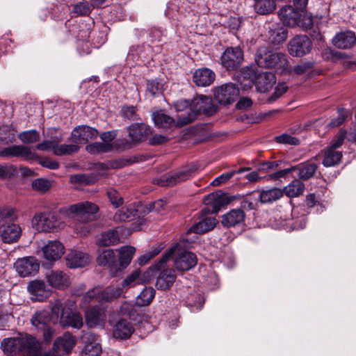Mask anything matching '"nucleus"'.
I'll list each match as a JSON object with an SVG mask.
<instances>
[{
    "instance_id": "1",
    "label": "nucleus",
    "mask_w": 356,
    "mask_h": 356,
    "mask_svg": "<svg viewBox=\"0 0 356 356\" xmlns=\"http://www.w3.org/2000/svg\"><path fill=\"white\" fill-rule=\"evenodd\" d=\"M51 312L55 315V320L63 327H72L79 330L83 325V320L81 314L76 310V302L67 300L63 303L56 300L51 303Z\"/></svg>"
},
{
    "instance_id": "2",
    "label": "nucleus",
    "mask_w": 356,
    "mask_h": 356,
    "mask_svg": "<svg viewBox=\"0 0 356 356\" xmlns=\"http://www.w3.org/2000/svg\"><path fill=\"white\" fill-rule=\"evenodd\" d=\"M122 294V288L114 285L103 286L97 285L86 292L81 299L80 306L88 307L91 302L111 303L120 298Z\"/></svg>"
},
{
    "instance_id": "3",
    "label": "nucleus",
    "mask_w": 356,
    "mask_h": 356,
    "mask_svg": "<svg viewBox=\"0 0 356 356\" xmlns=\"http://www.w3.org/2000/svg\"><path fill=\"white\" fill-rule=\"evenodd\" d=\"M181 243L182 241H180L172 246L160 259V263L161 264H166L170 258H172L175 267L177 271H188L194 268L197 264V257L191 252L182 250Z\"/></svg>"
},
{
    "instance_id": "4",
    "label": "nucleus",
    "mask_w": 356,
    "mask_h": 356,
    "mask_svg": "<svg viewBox=\"0 0 356 356\" xmlns=\"http://www.w3.org/2000/svg\"><path fill=\"white\" fill-rule=\"evenodd\" d=\"M60 214V212L47 211L35 213L31 220L32 226L39 232L51 233L61 230L65 224Z\"/></svg>"
},
{
    "instance_id": "5",
    "label": "nucleus",
    "mask_w": 356,
    "mask_h": 356,
    "mask_svg": "<svg viewBox=\"0 0 356 356\" xmlns=\"http://www.w3.org/2000/svg\"><path fill=\"white\" fill-rule=\"evenodd\" d=\"M190 111L191 113H187V115L183 113L179 116V126H184L192 122L201 113H204L206 115H211L214 113L215 108L211 97L200 95L191 101Z\"/></svg>"
},
{
    "instance_id": "6",
    "label": "nucleus",
    "mask_w": 356,
    "mask_h": 356,
    "mask_svg": "<svg viewBox=\"0 0 356 356\" xmlns=\"http://www.w3.org/2000/svg\"><path fill=\"white\" fill-rule=\"evenodd\" d=\"M13 210L0 209V236L4 243H12L18 241L22 235L21 227L12 222Z\"/></svg>"
},
{
    "instance_id": "7",
    "label": "nucleus",
    "mask_w": 356,
    "mask_h": 356,
    "mask_svg": "<svg viewBox=\"0 0 356 356\" xmlns=\"http://www.w3.org/2000/svg\"><path fill=\"white\" fill-rule=\"evenodd\" d=\"M99 207L95 203L86 201L59 209L60 213L70 218H77L82 221H91L95 218Z\"/></svg>"
},
{
    "instance_id": "8",
    "label": "nucleus",
    "mask_w": 356,
    "mask_h": 356,
    "mask_svg": "<svg viewBox=\"0 0 356 356\" xmlns=\"http://www.w3.org/2000/svg\"><path fill=\"white\" fill-rule=\"evenodd\" d=\"M255 61L258 66L263 68H285L287 64L285 54L266 47H261L257 50Z\"/></svg>"
},
{
    "instance_id": "9",
    "label": "nucleus",
    "mask_w": 356,
    "mask_h": 356,
    "mask_svg": "<svg viewBox=\"0 0 356 356\" xmlns=\"http://www.w3.org/2000/svg\"><path fill=\"white\" fill-rule=\"evenodd\" d=\"M243 76L249 81V84H254L258 91L265 92L275 83V76L268 72H258L252 67H247L243 70Z\"/></svg>"
},
{
    "instance_id": "10",
    "label": "nucleus",
    "mask_w": 356,
    "mask_h": 356,
    "mask_svg": "<svg viewBox=\"0 0 356 356\" xmlns=\"http://www.w3.org/2000/svg\"><path fill=\"white\" fill-rule=\"evenodd\" d=\"M243 60V52L239 47H228L222 53L220 60L227 70H235Z\"/></svg>"
},
{
    "instance_id": "11",
    "label": "nucleus",
    "mask_w": 356,
    "mask_h": 356,
    "mask_svg": "<svg viewBox=\"0 0 356 356\" xmlns=\"http://www.w3.org/2000/svg\"><path fill=\"white\" fill-rule=\"evenodd\" d=\"M239 93L238 88L232 83H225L215 88L214 99L220 104L233 103Z\"/></svg>"
},
{
    "instance_id": "12",
    "label": "nucleus",
    "mask_w": 356,
    "mask_h": 356,
    "mask_svg": "<svg viewBox=\"0 0 356 356\" xmlns=\"http://www.w3.org/2000/svg\"><path fill=\"white\" fill-rule=\"evenodd\" d=\"M106 308L102 305H96L85 312V319L89 327H103L106 320Z\"/></svg>"
},
{
    "instance_id": "13",
    "label": "nucleus",
    "mask_w": 356,
    "mask_h": 356,
    "mask_svg": "<svg viewBox=\"0 0 356 356\" xmlns=\"http://www.w3.org/2000/svg\"><path fill=\"white\" fill-rule=\"evenodd\" d=\"M195 170L194 165L184 167L177 172L163 176L161 179L159 184L163 186H173L190 179Z\"/></svg>"
},
{
    "instance_id": "14",
    "label": "nucleus",
    "mask_w": 356,
    "mask_h": 356,
    "mask_svg": "<svg viewBox=\"0 0 356 356\" xmlns=\"http://www.w3.org/2000/svg\"><path fill=\"white\" fill-rule=\"evenodd\" d=\"M165 264H161L160 260L156 263L154 268L159 271L156 280V287L160 290H167L170 289L176 280V274L174 269L168 268H163Z\"/></svg>"
},
{
    "instance_id": "15",
    "label": "nucleus",
    "mask_w": 356,
    "mask_h": 356,
    "mask_svg": "<svg viewBox=\"0 0 356 356\" xmlns=\"http://www.w3.org/2000/svg\"><path fill=\"white\" fill-rule=\"evenodd\" d=\"M312 46V42L307 36L297 35L289 42L288 50L292 56L301 57L311 51Z\"/></svg>"
},
{
    "instance_id": "16",
    "label": "nucleus",
    "mask_w": 356,
    "mask_h": 356,
    "mask_svg": "<svg viewBox=\"0 0 356 356\" xmlns=\"http://www.w3.org/2000/svg\"><path fill=\"white\" fill-rule=\"evenodd\" d=\"M1 157H20L25 160H33L37 154L32 147L24 145H13L0 150Z\"/></svg>"
},
{
    "instance_id": "17",
    "label": "nucleus",
    "mask_w": 356,
    "mask_h": 356,
    "mask_svg": "<svg viewBox=\"0 0 356 356\" xmlns=\"http://www.w3.org/2000/svg\"><path fill=\"white\" fill-rule=\"evenodd\" d=\"M17 272L21 277H27L36 273L40 268V263L33 257L19 259L15 264Z\"/></svg>"
},
{
    "instance_id": "18",
    "label": "nucleus",
    "mask_w": 356,
    "mask_h": 356,
    "mask_svg": "<svg viewBox=\"0 0 356 356\" xmlns=\"http://www.w3.org/2000/svg\"><path fill=\"white\" fill-rule=\"evenodd\" d=\"M76 344L75 337L69 332L58 337L53 344V351L56 355L69 353Z\"/></svg>"
},
{
    "instance_id": "19",
    "label": "nucleus",
    "mask_w": 356,
    "mask_h": 356,
    "mask_svg": "<svg viewBox=\"0 0 356 356\" xmlns=\"http://www.w3.org/2000/svg\"><path fill=\"white\" fill-rule=\"evenodd\" d=\"M20 354L22 356H38L40 350L39 341L30 334H20Z\"/></svg>"
},
{
    "instance_id": "20",
    "label": "nucleus",
    "mask_w": 356,
    "mask_h": 356,
    "mask_svg": "<svg viewBox=\"0 0 356 356\" xmlns=\"http://www.w3.org/2000/svg\"><path fill=\"white\" fill-rule=\"evenodd\" d=\"M128 133L131 143L136 145L145 140L152 134V129L144 123H133L128 127Z\"/></svg>"
},
{
    "instance_id": "21",
    "label": "nucleus",
    "mask_w": 356,
    "mask_h": 356,
    "mask_svg": "<svg viewBox=\"0 0 356 356\" xmlns=\"http://www.w3.org/2000/svg\"><path fill=\"white\" fill-rule=\"evenodd\" d=\"M98 135L97 130L89 126L82 125L73 129L71 140L74 143L86 144Z\"/></svg>"
},
{
    "instance_id": "22",
    "label": "nucleus",
    "mask_w": 356,
    "mask_h": 356,
    "mask_svg": "<svg viewBox=\"0 0 356 356\" xmlns=\"http://www.w3.org/2000/svg\"><path fill=\"white\" fill-rule=\"evenodd\" d=\"M28 291L32 296L31 299L35 301H42L51 294V289L42 280H33L29 283Z\"/></svg>"
},
{
    "instance_id": "23",
    "label": "nucleus",
    "mask_w": 356,
    "mask_h": 356,
    "mask_svg": "<svg viewBox=\"0 0 356 356\" xmlns=\"http://www.w3.org/2000/svg\"><path fill=\"white\" fill-rule=\"evenodd\" d=\"M278 15L282 23L290 27L298 26L301 16L300 11L295 9L291 6L282 7L279 10Z\"/></svg>"
},
{
    "instance_id": "24",
    "label": "nucleus",
    "mask_w": 356,
    "mask_h": 356,
    "mask_svg": "<svg viewBox=\"0 0 356 356\" xmlns=\"http://www.w3.org/2000/svg\"><path fill=\"white\" fill-rule=\"evenodd\" d=\"M42 254L48 261H56L62 257L65 253V247L58 241H51L42 247Z\"/></svg>"
},
{
    "instance_id": "25",
    "label": "nucleus",
    "mask_w": 356,
    "mask_h": 356,
    "mask_svg": "<svg viewBox=\"0 0 356 356\" xmlns=\"http://www.w3.org/2000/svg\"><path fill=\"white\" fill-rule=\"evenodd\" d=\"M66 261L71 268H83L90 262V257L86 252L71 250L66 256Z\"/></svg>"
},
{
    "instance_id": "26",
    "label": "nucleus",
    "mask_w": 356,
    "mask_h": 356,
    "mask_svg": "<svg viewBox=\"0 0 356 356\" xmlns=\"http://www.w3.org/2000/svg\"><path fill=\"white\" fill-rule=\"evenodd\" d=\"M140 204L131 203L129 205L122 207L114 215L113 219L115 221H131L134 220L138 216V213L143 208Z\"/></svg>"
},
{
    "instance_id": "27",
    "label": "nucleus",
    "mask_w": 356,
    "mask_h": 356,
    "mask_svg": "<svg viewBox=\"0 0 356 356\" xmlns=\"http://www.w3.org/2000/svg\"><path fill=\"white\" fill-rule=\"evenodd\" d=\"M216 74L213 70L207 67L196 70L193 75V81L199 87H207L213 83Z\"/></svg>"
},
{
    "instance_id": "28",
    "label": "nucleus",
    "mask_w": 356,
    "mask_h": 356,
    "mask_svg": "<svg viewBox=\"0 0 356 356\" xmlns=\"http://www.w3.org/2000/svg\"><path fill=\"white\" fill-rule=\"evenodd\" d=\"M152 58V47L149 44L132 46L129 51L127 59L133 61L145 62Z\"/></svg>"
},
{
    "instance_id": "29",
    "label": "nucleus",
    "mask_w": 356,
    "mask_h": 356,
    "mask_svg": "<svg viewBox=\"0 0 356 356\" xmlns=\"http://www.w3.org/2000/svg\"><path fill=\"white\" fill-rule=\"evenodd\" d=\"M50 286L58 289H64L70 286V280L67 273L62 270H55L46 275Z\"/></svg>"
},
{
    "instance_id": "30",
    "label": "nucleus",
    "mask_w": 356,
    "mask_h": 356,
    "mask_svg": "<svg viewBox=\"0 0 356 356\" xmlns=\"http://www.w3.org/2000/svg\"><path fill=\"white\" fill-rule=\"evenodd\" d=\"M332 42L339 49H350L355 45L356 36L351 31L341 32L334 36Z\"/></svg>"
},
{
    "instance_id": "31",
    "label": "nucleus",
    "mask_w": 356,
    "mask_h": 356,
    "mask_svg": "<svg viewBox=\"0 0 356 356\" xmlns=\"http://www.w3.org/2000/svg\"><path fill=\"white\" fill-rule=\"evenodd\" d=\"M134 332L132 323L127 320L121 319L113 326V335L116 339H126L129 338Z\"/></svg>"
},
{
    "instance_id": "32",
    "label": "nucleus",
    "mask_w": 356,
    "mask_h": 356,
    "mask_svg": "<svg viewBox=\"0 0 356 356\" xmlns=\"http://www.w3.org/2000/svg\"><path fill=\"white\" fill-rule=\"evenodd\" d=\"M217 222V220L213 216L205 217L194 224L188 230L187 233L204 234L213 229L216 227Z\"/></svg>"
},
{
    "instance_id": "33",
    "label": "nucleus",
    "mask_w": 356,
    "mask_h": 356,
    "mask_svg": "<svg viewBox=\"0 0 356 356\" xmlns=\"http://www.w3.org/2000/svg\"><path fill=\"white\" fill-rule=\"evenodd\" d=\"M245 213L241 209H233L222 216V224L227 227H235L243 223Z\"/></svg>"
},
{
    "instance_id": "34",
    "label": "nucleus",
    "mask_w": 356,
    "mask_h": 356,
    "mask_svg": "<svg viewBox=\"0 0 356 356\" xmlns=\"http://www.w3.org/2000/svg\"><path fill=\"white\" fill-rule=\"evenodd\" d=\"M56 322L55 320V315L51 312V316L49 312L46 310L38 311L31 318V323L37 329H43L47 326L49 322Z\"/></svg>"
},
{
    "instance_id": "35",
    "label": "nucleus",
    "mask_w": 356,
    "mask_h": 356,
    "mask_svg": "<svg viewBox=\"0 0 356 356\" xmlns=\"http://www.w3.org/2000/svg\"><path fill=\"white\" fill-rule=\"evenodd\" d=\"M22 343L23 342L22 341ZM1 346L3 352L8 355H14L17 353L20 354V336L19 337L4 339Z\"/></svg>"
},
{
    "instance_id": "36",
    "label": "nucleus",
    "mask_w": 356,
    "mask_h": 356,
    "mask_svg": "<svg viewBox=\"0 0 356 356\" xmlns=\"http://www.w3.org/2000/svg\"><path fill=\"white\" fill-rule=\"evenodd\" d=\"M342 159V152L327 147L324 150L323 165L325 167H332L338 165Z\"/></svg>"
},
{
    "instance_id": "37",
    "label": "nucleus",
    "mask_w": 356,
    "mask_h": 356,
    "mask_svg": "<svg viewBox=\"0 0 356 356\" xmlns=\"http://www.w3.org/2000/svg\"><path fill=\"white\" fill-rule=\"evenodd\" d=\"M254 10L259 15H269L276 9L275 0H257L253 4Z\"/></svg>"
},
{
    "instance_id": "38",
    "label": "nucleus",
    "mask_w": 356,
    "mask_h": 356,
    "mask_svg": "<svg viewBox=\"0 0 356 356\" xmlns=\"http://www.w3.org/2000/svg\"><path fill=\"white\" fill-rule=\"evenodd\" d=\"M120 236L116 230L111 229L101 234L97 240V245L99 246L114 245L119 243Z\"/></svg>"
},
{
    "instance_id": "39",
    "label": "nucleus",
    "mask_w": 356,
    "mask_h": 356,
    "mask_svg": "<svg viewBox=\"0 0 356 356\" xmlns=\"http://www.w3.org/2000/svg\"><path fill=\"white\" fill-rule=\"evenodd\" d=\"M292 168L293 170H298V176L300 179L307 180L313 177L318 169V165L314 163L307 162Z\"/></svg>"
},
{
    "instance_id": "40",
    "label": "nucleus",
    "mask_w": 356,
    "mask_h": 356,
    "mask_svg": "<svg viewBox=\"0 0 356 356\" xmlns=\"http://www.w3.org/2000/svg\"><path fill=\"white\" fill-rule=\"evenodd\" d=\"M282 191H283V194L284 193L286 196L296 197L302 194L305 191V185L301 181L295 179L286 186Z\"/></svg>"
},
{
    "instance_id": "41",
    "label": "nucleus",
    "mask_w": 356,
    "mask_h": 356,
    "mask_svg": "<svg viewBox=\"0 0 356 356\" xmlns=\"http://www.w3.org/2000/svg\"><path fill=\"white\" fill-rule=\"evenodd\" d=\"M152 120L155 124L161 128H167L173 123L176 124L175 120L165 114L163 111L160 110L152 113Z\"/></svg>"
},
{
    "instance_id": "42",
    "label": "nucleus",
    "mask_w": 356,
    "mask_h": 356,
    "mask_svg": "<svg viewBox=\"0 0 356 356\" xmlns=\"http://www.w3.org/2000/svg\"><path fill=\"white\" fill-rule=\"evenodd\" d=\"M155 296V290L152 287H145L136 298V305L139 307L149 305Z\"/></svg>"
},
{
    "instance_id": "43",
    "label": "nucleus",
    "mask_w": 356,
    "mask_h": 356,
    "mask_svg": "<svg viewBox=\"0 0 356 356\" xmlns=\"http://www.w3.org/2000/svg\"><path fill=\"white\" fill-rule=\"evenodd\" d=\"M283 196V191L277 188L264 190L259 195L262 203H270L280 199Z\"/></svg>"
},
{
    "instance_id": "44",
    "label": "nucleus",
    "mask_w": 356,
    "mask_h": 356,
    "mask_svg": "<svg viewBox=\"0 0 356 356\" xmlns=\"http://www.w3.org/2000/svg\"><path fill=\"white\" fill-rule=\"evenodd\" d=\"M135 251V248L132 246H123L119 249V260L122 267L125 268L131 263Z\"/></svg>"
},
{
    "instance_id": "45",
    "label": "nucleus",
    "mask_w": 356,
    "mask_h": 356,
    "mask_svg": "<svg viewBox=\"0 0 356 356\" xmlns=\"http://www.w3.org/2000/svg\"><path fill=\"white\" fill-rule=\"evenodd\" d=\"M15 140V131L11 126L0 127V142L3 144L13 143Z\"/></svg>"
},
{
    "instance_id": "46",
    "label": "nucleus",
    "mask_w": 356,
    "mask_h": 356,
    "mask_svg": "<svg viewBox=\"0 0 356 356\" xmlns=\"http://www.w3.org/2000/svg\"><path fill=\"white\" fill-rule=\"evenodd\" d=\"M89 28L86 29H81L79 31L78 35H77V40L78 41L82 42L84 47H86V49L80 50L79 46L78 47V51H79L80 54L83 55L85 54H89L90 49H89V38H90V33L91 32L89 31Z\"/></svg>"
},
{
    "instance_id": "47",
    "label": "nucleus",
    "mask_w": 356,
    "mask_h": 356,
    "mask_svg": "<svg viewBox=\"0 0 356 356\" xmlns=\"http://www.w3.org/2000/svg\"><path fill=\"white\" fill-rule=\"evenodd\" d=\"M140 270H136L123 280L122 286H120V288H122V293L124 292V289L127 290L129 288L140 284Z\"/></svg>"
},
{
    "instance_id": "48",
    "label": "nucleus",
    "mask_w": 356,
    "mask_h": 356,
    "mask_svg": "<svg viewBox=\"0 0 356 356\" xmlns=\"http://www.w3.org/2000/svg\"><path fill=\"white\" fill-rule=\"evenodd\" d=\"M115 254L113 250L108 249L104 250L99 254L97 261L100 266H111L114 264Z\"/></svg>"
},
{
    "instance_id": "49",
    "label": "nucleus",
    "mask_w": 356,
    "mask_h": 356,
    "mask_svg": "<svg viewBox=\"0 0 356 356\" xmlns=\"http://www.w3.org/2000/svg\"><path fill=\"white\" fill-rule=\"evenodd\" d=\"M79 149V147L76 144H70V145H55L54 147V154L56 156H63V155H69L72 153L78 152Z\"/></svg>"
},
{
    "instance_id": "50",
    "label": "nucleus",
    "mask_w": 356,
    "mask_h": 356,
    "mask_svg": "<svg viewBox=\"0 0 356 356\" xmlns=\"http://www.w3.org/2000/svg\"><path fill=\"white\" fill-rule=\"evenodd\" d=\"M288 33L283 27L277 28L270 31V38L273 43L280 44L287 38Z\"/></svg>"
},
{
    "instance_id": "51",
    "label": "nucleus",
    "mask_w": 356,
    "mask_h": 356,
    "mask_svg": "<svg viewBox=\"0 0 356 356\" xmlns=\"http://www.w3.org/2000/svg\"><path fill=\"white\" fill-rule=\"evenodd\" d=\"M86 149L90 154H95L99 152H110L113 149V147L110 143H94L88 145Z\"/></svg>"
},
{
    "instance_id": "52",
    "label": "nucleus",
    "mask_w": 356,
    "mask_h": 356,
    "mask_svg": "<svg viewBox=\"0 0 356 356\" xmlns=\"http://www.w3.org/2000/svg\"><path fill=\"white\" fill-rule=\"evenodd\" d=\"M19 138L24 143H33L40 139V134L35 129L25 131L19 134Z\"/></svg>"
},
{
    "instance_id": "53",
    "label": "nucleus",
    "mask_w": 356,
    "mask_h": 356,
    "mask_svg": "<svg viewBox=\"0 0 356 356\" xmlns=\"http://www.w3.org/2000/svg\"><path fill=\"white\" fill-rule=\"evenodd\" d=\"M92 10V6L88 1H81L74 6L73 13L79 16L88 15Z\"/></svg>"
},
{
    "instance_id": "54",
    "label": "nucleus",
    "mask_w": 356,
    "mask_h": 356,
    "mask_svg": "<svg viewBox=\"0 0 356 356\" xmlns=\"http://www.w3.org/2000/svg\"><path fill=\"white\" fill-rule=\"evenodd\" d=\"M191 105V102H189L186 99H181L177 102H176L174 104V108L177 111L181 112L180 114H179L177 117V121H176V126L179 127L178 125V121L179 116L184 113L185 115H187V113H191L190 107Z\"/></svg>"
},
{
    "instance_id": "55",
    "label": "nucleus",
    "mask_w": 356,
    "mask_h": 356,
    "mask_svg": "<svg viewBox=\"0 0 356 356\" xmlns=\"http://www.w3.org/2000/svg\"><path fill=\"white\" fill-rule=\"evenodd\" d=\"M106 195L114 207L118 208L123 204L124 200L115 189L113 188H108Z\"/></svg>"
},
{
    "instance_id": "56",
    "label": "nucleus",
    "mask_w": 356,
    "mask_h": 356,
    "mask_svg": "<svg viewBox=\"0 0 356 356\" xmlns=\"http://www.w3.org/2000/svg\"><path fill=\"white\" fill-rule=\"evenodd\" d=\"M70 182L72 184L87 186L92 184L93 183V179L88 175L76 174L70 177Z\"/></svg>"
},
{
    "instance_id": "57",
    "label": "nucleus",
    "mask_w": 356,
    "mask_h": 356,
    "mask_svg": "<svg viewBox=\"0 0 356 356\" xmlns=\"http://www.w3.org/2000/svg\"><path fill=\"white\" fill-rule=\"evenodd\" d=\"M17 174V170L13 165L0 164V179H10Z\"/></svg>"
},
{
    "instance_id": "58",
    "label": "nucleus",
    "mask_w": 356,
    "mask_h": 356,
    "mask_svg": "<svg viewBox=\"0 0 356 356\" xmlns=\"http://www.w3.org/2000/svg\"><path fill=\"white\" fill-rule=\"evenodd\" d=\"M120 113L122 118L129 120H136L138 119V114L136 113V108L134 106H122Z\"/></svg>"
},
{
    "instance_id": "59",
    "label": "nucleus",
    "mask_w": 356,
    "mask_h": 356,
    "mask_svg": "<svg viewBox=\"0 0 356 356\" xmlns=\"http://www.w3.org/2000/svg\"><path fill=\"white\" fill-rule=\"evenodd\" d=\"M32 187L34 190L40 192H46L51 187L50 181L43 178H38L32 182Z\"/></svg>"
},
{
    "instance_id": "60",
    "label": "nucleus",
    "mask_w": 356,
    "mask_h": 356,
    "mask_svg": "<svg viewBox=\"0 0 356 356\" xmlns=\"http://www.w3.org/2000/svg\"><path fill=\"white\" fill-rule=\"evenodd\" d=\"M179 14H183L180 7L173 2L168 3L167 10H165V15L167 17L171 19L180 20V17H179Z\"/></svg>"
},
{
    "instance_id": "61",
    "label": "nucleus",
    "mask_w": 356,
    "mask_h": 356,
    "mask_svg": "<svg viewBox=\"0 0 356 356\" xmlns=\"http://www.w3.org/2000/svg\"><path fill=\"white\" fill-rule=\"evenodd\" d=\"M221 195L218 193H211L204 198V203L207 205H211L213 208H217L222 204Z\"/></svg>"
},
{
    "instance_id": "62",
    "label": "nucleus",
    "mask_w": 356,
    "mask_h": 356,
    "mask_svg": "<svg viewBox=\"0 0 356 356\" xmlns=\"http://www.w3.org/2000/svg\"><path fill=\"white\" fill-rule=\"evenodd\" d=\"M83 353L84 356H99L102 353V347L99 343L85 345Z\"/></svg>"
},
{
    "instance_id": "63",
    "label": "nucleus",
    "mask_w": 356,
    "mask_h": 356,
    "mask_svg": "<svg viewBox=\"0 0 356 356\" xmlns=\"http://www.w3.org/2000/svg\"><path fill=\"white\" fill-rule=\"evenodd\" d=\"M147 91L152 96H156L162 92V85L156 79L148 80L147 82Z\"/></svg>"
},
{
    "instance_id": "64",
    "label": "nucleus",
    "mask_w": 356,
    "mask_h": 356,
    "mask_svg": "<svg viewBox=\"0 0 356 356\" xmlns=\"http://www.w3.org/2000/svg\"><path fill=\"white\" fill-rule=\"evenodd\" d=\"M74 230L81 237L86 236L91 230L89 225L85 222H77L74 227Z\"/></svg>"
}]
</instances>
